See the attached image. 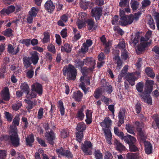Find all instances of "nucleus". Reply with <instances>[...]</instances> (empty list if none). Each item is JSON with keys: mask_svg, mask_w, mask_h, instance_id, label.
<instances>
[{"mask_svg": "<svg viewBox=\"0 0 159 159\" xmlns=\"http://www.w3.org/2000/svg\"><path fill=\"white\" fill-rule=\"evenodd\" d=\"M146 22L151 29L152 30L155 29V23L151 16L148 15L147 16Z\"/></svg>", "mask_w": 159, "mask_h": 159, "instance_id": "obj_26", "label": "nucleus"}, {"mask_svg": "<svg viewBox=\"0 0 159 159\" xmlns=\"http://www.w3.org/2000/svg\"><path fill=\"white\" fill-rule=\"evenodd\" d=\"M39 10L38 8L33 7L31 8L30 11L29 12V14L35 17L38 13Z\"/></svg>", "mask_w": 159, "mask_h": 159, "instance_id": "obj_43", "label": "nucleus"}, {"mask_svg": "<svg viewBox=\"0 0 159 159\" xmlns=\"http://www.w3.org/2000/svg\"><path fill=\"white\" fill-rule=\"evenodd\" d=\"M47 134L46 135V137L48 142L51 144L53 145L54 143L53 140L55 138L54 134L52 131L48 133L47 132Z\"/></svg>", "mask_w": 159, "mask_h": 159, "instance_id": "obj_22", "label": "nucleus"}, {"mask_svg": "<svg viewBox=\"0 0 159 159\" xmlns=\"http://www.w3.org/2000/svg\"><path fill=\"white\" fill-rule=\"evenodd\" d=\"M84 62L85 64L88 66H90L91 67H89L88 69H89L90 68L93 70L94 68V66L95 65V62L94 59L92 58L88 57L85 59H84Z\"/></svg>", "mask_w": 159, "mask_h": 159, "instance_id": "obj_16", "label": "nucleus"}, {"mask_svg": "<svg viewBox=\"0 0 159 159\" xmlns=\"http://www.w3.org/2000/svg\"><path fill=\"white\" fill-rule=\"evenodd\" d=\"M134 17L132 15H130L128 17L126 16L124 18L122 19L121 25L123 26L130 24L132 23Z\"/></svg>", "mask_w": 159, "mask_h": 159, "instance_id": "obj_14", "label": "nucleus"}, {"mask_svg": "<svg viewBox=\"0 0 159 159\" xmlns=\"http://www.w3.org/2000/svg\"><path fill=\"white\" fill-rule=\"evenodd\" d=\"M114 132L115 134L118 136L120 137L122 136L123 134V132L119 131L118 128L116 127H115L114 128Z\"/></svg>", "mask_w": 159, "mask_h": 159, "instance_id": "obj_55", "label": "nucleus"}, {"mask_svg": "<svg viewBox=\"0 0 159 159\" xmlns=\"http://www.w3.org/2000/svg\"><path fill=\"white\" fill-rule=\"evenodd\" d=\"M81 149L85 154L91 155L93 145L90 141H85L81 145Z\"/></svg>", "mask_w": 159, "mask_h": 159, "instance_id": "obj_7", "label": "nucleus"}, {"mask_svg": "<svg viewBox=\"0 0 159 159\" xmlns=\"http://www.w3.org/2000/svg\"><path fill=\"white\" fill-rule=\"evenodd\" d=\"M21 105V103L20 102H19L18 103L15 104L13 105V109L14 110L17 111L20 107Z\"/></svg>", "mask_w": 159, "mask_h": 159, "instance_id": "obj_61", "label": "nucleus"}, {"mask_svg": "<svg viewBox=\"0 0 159 159\" xmlns=\"http://www.w3.org/2000/svg\"><path fill=\"white\" fill-rule=\"evenodd\" d=\"M43 109L42 108H40L38 111L37 118L39 119H41L43 117Z\"/></svg>", "mask_w": 159, "mask_h": 159, "instance_id": "obj_56", "label": "nucleus"}, {"mask_svg": "<svg viewBox=\"0 0 159 159\" xmlns=\"http://www.w3.org/2000/svg\"><path fill=\"white\" fill-rule=\"evenodd\" d=\"M114 59L117 64L116 69L119 70L122 67V61L119 56H115Z\"/></svg>", "mask_w": 159, "mask_h": 159, "instance_id": "obj_38", "label": "nucleus"}, {"mask_svg": "<svg viewBox=\"0 0 159 159\" xmlns=\"http://www.w3.org/2000/svg\"><path fill=\"white\" fill-rule=\"evenodd\" d=\"M20 118L18 115H17L14 118L12 123L13 125L10 126L11 134L10 136L6 135L3 137L5 141L9 140L12 145L17 147L20 145V139L17 134V129L16 127L19 123Z\"/></svg>", "mask_w": 159, "mask_h": 159, "instance_id": "obj_2", "label": "nucleus"}, {"mask_svg": "<svg viewBox=\"0 0 159 159\" xmlns=\"http://www.w3.org/2000/svg\"><path fill=\"white\" fill-rule=\"evenodd\" d=\"M34 140L33 135V134L29 135L27 137L26 139V145L31 146L32 143L34 142Z\"/></svg>", "mask_w": 159, "mask_h": 159, "instance_id": "obj_35", "label": "nucleus"}, {"mask_svg": "<svg viewBox=\"0 0 159 159\" xmlns=\"http://www.w3.org/2000/svg\"><path fill=\"white\" fill-rule=\"evenodd\" d=\"M152 33V32L151 30H149L146 33L145 37H141V39L142 42L143 43L144 41L146 42H148V41L149 39L151 36ZM149 42L150 43V40H149Z\"/></svg>", "mask_w": 159, "mask_h": 159, "instance_id": "obj_30", "label": "nucleus"}, {"mask_svg": "<svg viewBox=\"0 0 159 159\" xmlns=\"http://www.w3.org/2000/svg\"><path fill=\"white\" fill-rule=\"evenodd\" d=\"M4 114L5 117L7 120L9 121H11L13 118L12 115L8 112H5Z\"/></svg>", "mask_w": 159, "mask_h": 159, "instance_id": "obj_58", "label": "nucleus"}, {"mask_svg": "<svg viewBox=\"0 0 159 159\" xmlns=\"http://www.w3.org/2000/svg\"><path fill=\"white\" fill-rule=\"evenodd\" d=\"M125 113V110L123 109H120L119 111L118 117L119 119V122L121 123V124H122L124 123Z\"/></svg>", "mask_w": 159, "mask_h": 159, "instance_id": "obj_25", "label": "nucleus"}, {"mask_svg": "<svg viewBox=\"0 0 159 159\" xmlns=\"http://www.w3.org/2000/svg\"><path fill=\"white\" fill-rule=\"evenodd\" d=\"M50 40V36L48 32H45L44 33V38L42 40L43 43H47Z\"/></svg>", "mask_w": 159, "mask_h": 159, "instance_id": "obj_46", "label": "nucleus"}, {"mask_svg": "<svg viewBox=\"0 0 159 159\" xmlns=\"http://www.w3.org/2000/svg\"><path fill=\"white\" fill-rule=\"evenodd\" d=\"M101 42L103 43V44L105 46V52L106 53H108L110 51V48L111 46V41H107L105 36L104 35L100 38Z\"/></svg>", "mask_w": 159, "mask_h": 159, "instance_id": "obj_12", "label": "nucleus"}, {"mask_svg": "<svg viewBox=\"0 0 159 159\" xmlns=\"http://www.w3.org/2000/svg\"><path fill=\"white\" fill-rule=\"evenodd\" d=\"M145 72L147 75L150 77L153 78L155 76V74L153 70L149 67H147L145 70Z\"/></svg>", "mask_w": 159, "mask_h": 159, "instance_id": "obj_45", "label": "nucleus"}, {"mask_svg": "<svg viewBox=\"0 0 159 159\" xmlns=\"http://www.w3.org/2000/svg\"><path fill=\"white\" fill-rule=\"evenodd\" d=\"M112 121L108 117H106L103 121L101 124V126L102 127L103 130L109 129L111 126Z\"/></svg>", "mask_w": 159, "mask_h": 159, "instance_id": "obj_11", "label": "nucleus"}, {"mask_svg": "<svg viewBox=\"0 0 159 159\" xmlns=\"http://www.w3.org/2000/svg\"><path fill=\"white\" fill-rule=\"evenodd\" d=\"M126 129L127 131L131 134H134V133L133 130V126L127 124L126 125Z\"/></svg>", "mask_w": 159, "mask_h": 159, "instance_id": "obj_49", "label": "nucleus"}, {"mask_svg": "<svg viewBox=\"0 0 159 159\" xmlns=\"http://www.w3.org/2000/svg\"><path fill=\"white\" fill-rule=\"evenodd\" d=\"M150 44V42H146L144 41L143 43H142L140 39V43L136 47V51L137 52L139 51V52H137L138 53H139L140 52L143 51L145 48Z\"/></svg>", "mask_w": 159, "mask_h": 159, "instance_id": "obj_18", "label": "nucleus"}, {"mask_svg": "<svg viewBox=\"0 0 159 159\" xmlns=\"http://www.w3.org/2000/svg\"><path fill=\"white\" fill-rule=\"evenodd\" d=\"M44 6L45 8L49 12H52L55 8V6L50 0L47 1Z\"/></svg>", "mask_w": 159, "mask_h": 159, "instance_id": "obj_20", "label": "nucleus"}, {"mask_svg": "<svg viewBox=\"0 0 159 159\" xmlns=\"http://www.w3.org/2000/svg\"><path fill=\"white\" fill-rule=\"evenodd\" d=\"M75 66L76 68L81 69V72L83 75L80 78V80L81 82L79 84V86L84 91V93L86 94L89 91V88L85 87L84 82L87 85L90 84L89 78V77L87 76L86 75L88 73L92 71V69L90 68L89 69L86 67L82 68L84 63V60L83 61L80 59L76 60L75 61Z\"/></svg>", "mask_w": 159, "mask_h": 159, "instance_id": "obj_1", "label": "nucleus"}, {"mask_svg": "<svg viewBox=\"0 0 159 159\" xmlns=\"http://www.w3.org/2000/svg\"><path fill=\"white\" fill-rule=\"evenodd\" d=\"M134 144V143L129 144V147L130 151L135 152L138 150V148Z\"/></svg>", "mask_w": 159, "mask_h": 159, "instance_id": "obj_59", "label": "nucleus"}, {"mask_svg": "<svg viewBox=\"0 0 159 159\" xmlns=\"http://www.w3.org/2000/svg\"><path fill=\"white\" fill-rule=\"evenodd\" d=\"M25 101L26 103L28 105L26 107V109L29 112H30V110L34 106L36 103L30 100L25 99Z\"/></svg>", "mask_w": 159, "mask_h": 159, "instance_id": "obj_32", "label": "nucleus"}, {"mask_svg": "<svg viewBox=\"0 0 159 159\" xmlns=\"http://www.w3.org/2000/svg\"><path fill=\"white\" fill-rule=\"evenodd\" d=\"M61 50L63 52H70L71 50V48L70 45L68 43H66L63 46L61 47Z\"/></svg>", "mask_w": 159, "mask_h": 159, "instance_id": "obj_31", "label": "nucleus"}, {"mask_svg": "<svg viewBox=\"0 0 159 159\" xmlns=\"http://www.w3.org/2000/svg\"><path fill=\"white\" fill-rule=\"evenodd\" d=\"M31 56L30 57L32 63L35 65L36 64L39 60V58L37 52H36L34 51L30 53Z\"/></svg>", "mask_w": 159, "mask_h": 159, "instance_id": "obj_23", "label": "nucleus"}, {"mask_svg": "<svg viewBox=\"0 0 159 159\" xmlns=\"http://www.w3.org/2000/svg\"><path fill=\"white\" fill-rule=\"evenodd\" d=\"M88 24V28L89 30H91L93 28L94 25V22L92 19H88L86 21Z\"/></svg>", "mask_w": 159, "mask_h": 159, "instance_id": "obj_50", "label": "nucleus"}, {"mask_svg": "<svg viewBox=\"0 0 159 159\" xmlns=\"http://www.w3.org/2000/svg\"><path fill=\"white\" fill-rule=\"evenodd\" d=\"M104 157L105 159H112L113 158L112 154L108 152H105Z\"/></svg>", "mask_w": 159, "mask_h": 159, "instance_id": "obj_64", "label": "nucleus"}, {"mask_svg": "<svg viewBox=\"0 0 159 159\" xmlns=\"http://www.w3.org/2000/svg\"><path fill=\"white\" fill-rule=\"evenodd\" d=\"M154 84V81L153 80H146L144 91L146 95H141L144 102H147L148 104H151L152 103V98L148 94L152 91Z\"/></svg>", "mask_w": 159, "mask_h": 159, "instance_id": "obj_3", "label": "nucleus"}, {"mask_svg": "<svg viewBox=\"0 0 159 159\" xmlns=\"http://www.w3.org/2000/svg\"><path fill=\"white\" fill-rule=\"evenodd\" d=\"M69 133L66 130H63L61 132V137L62 138H65L67 137Z\"/></svg>", "mask_w": 159, "mask_h": 159, "instance_id": "obj_63", "label": "nucleus"}, {"mask_svg": "<svg viewBox=\"0 0 159 159\" xmlns=\"http://www.w3.org/2000/svg\"><path fill=\"white\" fill-rule=\"evenodd\" d=\"M128 57L127 52L125 50H122L121 54V58L123 60H126Z\"/></svg>", "mask_w": 159, "mask_h": 159, "instance_id": "obj_54", "label": "nucleus"}, {"mask_svg": "<svg viewBox=\"0 0 159 159\" xmlns=\"http://www.w3.org/2000/svg\"><path fill=\"white\" fill-rule=\"evenodd\" d=\"M8 52L12 55L16 54L19 51V48L18 47L16 48H14L11 44H9L8 46Z\"/></svg>", "mask_w": 159, "mask_h": 159, "instance_id": "obj_24", "label": "nucleus"}, {"mask_svg": "<svg viewBox=\"0 0 159 159\" xmlns=\"http://www.w3.org/2000/svg\"><path fill=\"white\" fill-rule=\"evenodd\" d=\"M32 91L36 92L39 95H41L43 89L42 85L38 83L34 84L31 86Z\"/></svg>", "mask_w": 159, "mask_h": 159, "instance_id": "obj_13", "label": "nucleus"}, {"mask_svg": "<svg viewBox=\"0 0 159 159\" xmlns=\"http://www.w3.org/2000/svg\"><path fill=\"white\" fill-rule=\"evenodd\" d=\"M13 30L9 28L7 29L4 32V34L8 37H11L12 35Z\"/></svg>", "mask_w": 159, "mask_h": 159, "instance_id": "obj_60", "label": "nucleus"}, {"mask_svg": "<svg viewBox=\"0 0 159 159\" xmlns=\"http://www.w3.org/2000/svg\"><path fill=\"white\" fill-rule=\"evenodd\" d=\"M114 145L116 149L119 152L125 151L126 148L125 146L117 139H115L114 142Z\"/></svg>", "mask_w": 159, "mask_h": 159, "instance_id": "obj_15", "label": "nucleus"}, {"mask_svg": "<svg viewBox=\"0 0 159 159\" xmlns=\"http://www.w3.org/2000/svg\"><path fill=\"white\" fill-rule=\"evenodd\" d=\"M83 136V133H82L78 132L76 133V139L79 142L82 141Z\"/></svg>", "mask_w": 159, "mask_h": 159, "instance_id": "obj_57", "label": "nucleus"}, {"mask_svg": "<svg viewBox=\"0 0 159 159\" xmlns=\"http://www.w3.org/2000/svg\"><path fill=\"white\" fill-rule=\"evenodd\" d=\"M125 43L124 41H120L118 45V48L122 50L125 49Z\"/></svg>", "mask_w": 159, "mask_h": 159, "instance_id": "obj_62", "label": "nucleus"}, {"mask_svg": "<svg viewBox=\"0 0 159 159\" xmlns=\"http://www.w3.org/2000/svg\"><path fill=\"white\" fill-rule=\"evenodd\" d=\"M144 125V124L143 123H139L137 121L135 122V127L139 132L138 139L141 143H144L145 142H148V141H146L147 137L146 134L142 130Z\"/></svg>", "mask_w": 159, "mask_h": 159, "instance_id": "obj_5", "label": "nucleus"}, {"mask_svg": "<svg viewBox=\"0 0 159 159\" xmlns=\"http://www.w3.org/2000/svg\"><path fill=\"white\" fill-rule=\"evenodd\" d=\"M86 14L85 13H82L80 15V17L78 19L76 24L79 29L82 28L85 25V18Z\"/></svg>", "mask_w": 159, "mask_h": 159, "instance_id": "obj_9", "label": "nucleus"}, {"mask_svg": "<svg viewBox=\"0 0 159 159\" xmlns=\"http://www.w3.org/2000/svg\"><path fill=\"white\" fill-rule=\"evenodd\" d=\"M104 131L105 138L107 143L109 144H111L112 134L110 129L103 130Z\"/></svg>", "mask_w": 159, "mask_h": 159, "instance_id": "obj_21", "label": "nucleus"}, {"mask_svg": "<svg viewBox=\"0 0 159 159\" xmlns=\"http://www.w3.org/2000/svg\"><path fill=\"white\" fill-rule=\"evenodd\" d=\"M23 63L25 67L27 69L29 67H31V62L30 61V59L29 57H25L23 59Z\"/></svg>", "mask_w": 159, "mask_h": 159, "instance_id": "obj_39", "label": "nucleus"}, {"mask_svg": "<svg viewBox=\"0 0 159 159\" xmlns=\"http://www.w3.org/2000/svg\"><path fill=\"white\" fill-rule=\"evenodd\" d=\"M145 150L146 153L147 154H150L152 152V146L149 142H145L144 143Z\"/></svg>", "mask_w": 159, "mask_h": 159, "instance_id": "obj_27", "label": "nucleus"}, {"mask_svg": "<svg viewBox=\"0 0 159 159\" xmlns=\"http://www.w3.org/2000/svg\"><path fill=\"white\" fill-rule=\"evenodd\" d=\"M20 89L23 92H25L26 93H28L29 92L30 89L28 84L26 83H24L21 84Z\"/></svg>", "mask_w": 159, "mask_h": 159, "instance_id": "obj_37", "label": "nucleus"}, {"mask_svg": "<svg viewBox=\"0 0 159 159\" xmlns=\"http://www.w3.org/2000/svg\"><path fill=\"white\" fill-rule=\"evenodd\" d=\"M139 3L135 1H132L131 3V7L134 11L136 10L138 7Z\"/></svg>", "mask_w": 159, "mask_h": 159, "instance_id": "obj_51", "label": "nucleus"}, {"mask_svg": "<svg viewBox=\"0 0 159 159\" xmlns=\"http://www.w3.org/2000/svg\"><path fill=\"white\" fill-rule=\"evenodd\" d=\"M83 96L82 93L80 92L77 91L74 93L72 97L74 98L76 101L80 102Z\"/></svg>", "mask_w": 159, "mask_h": 159, "instance_id": "obj_28", "label": "nucleus"}, {"mask_svg": "<svg viewBox=\"0 0 159 159\" xmlns=\"http://www.w3.org/2000/svg\"><path fill=\"white\" fill-rule=\"evenodd\" d=\"M58 104L61 115L63 116L65 114V108L64 107L63 102L62 101L60 100L58 102Z\"/></svg>", "mask_w": 159, "mask_h": 159, "instance_id": "obj_41", "label": "nucleus"}, {"mask_svg": "<svg viewBox=\"0 0 159 159\" xmlns=\"http://www.w3.org/2000/svg\"><path fill=\"white\" fill-rule=\"evenodd\" d=\"M85 108V106H83L78 111V112L77 117L79 118L81 120L83 119L84 116V115L83 113V111Z\"/></svg>", "mask_w": 159, "mask_h": 159, "instance_id": "obj_33", "label": "nucleus"}, {"mask_svg": "<svg viewBox=\"0 0 159 159\" xmlns=\"http://www.w3.org/2000/svg\"><path fill=\"white\" fill-rule=\"evenodd\" d=\"M143 84L142 82L138 83L136 85V89L139 92H142L143 88Z\"/></svg>", "mask_w": 159, "mask_h": 159, "instance_id": "obj_48", "label": "nucleus"}, {"mask_svg": "<svg viewBox=\"0 0 159 159\" xmlns=\"http://www.w3.org/2000/svg\"><path fill=\"white\" fill-rule=\"evenodd\" d=\"M73 32L74 33V39L76 40H78L81 37L80 32L75 28H73Z\"/></svg>", "mask_w": 159, "mask_h": 159, "instance_id": "obj_52", "label": "nucleus"}, {"mask_svg": "<svg viewBox=\"0 0 159 159\" xmlns=\"http://www.w3.org/2000/svg\"><path fill=\"white\" fill-rule=\"evenodd\" d=\"M92 112L91 111L88 110H87L86 113L87 119L85 120V121L88 124H90L92 122Z\"/></svg>", "mask_w": 159, "mask_h": 159, "instance_id": "obj_34", "label": "nucleus"}, {"mask_svg": "<svg viewBox=\"0 0 159 159\" xmlns=\"http://www.w3.org/2000/svg\"><path fill=\"white\" fill-rule=\"evenodd\" d=\"M93 3L91 2L87 1L81 2H80V7L84 9H86L89 7H92Z\"/></svg>", "mask_w": 159, "mask_h": 159, "instance_id": "obj_29", "label": "nucleus"}, {"mask_svg": "<svg viewBox=\"0 0 159 159\" xmlns=\"http://www.w3.org/2000/svg\"><path fill=\"white\" fill-rule=\"evenodd\" d=\"M101 86H100V93H104L107 92L108 93H111L112 91V87L111 85L109 84L105 80L102 79L101 80Z\"/></svg>", "mask_w": 159, "mask_h": 159, "instance_id": "obj_6", "label": "nucleus"}, {"mask_svg": "<svg viewBox=\"0 0 159 159\" xmlns=\"http://www.w3.org/2000/svg\"><path fill=\"white\" fill-rule=\"evenodd\" d=\"M121 139L123 140L125 143L128 144L134 143L136 142V139L130 135L128 134L125 136L124 135L123 133L122 136L120 137Z\"/></svg>", "mask_w": 159, "mask_h": 159, "instance_id": "obj_10", "label": "nucleus"}, {"mask_svg": "<svg viewBox=\"0 0 159 159\" xmlns=\"http://www.w3.org/2000/svg\"><path fill=\"white\" fill-rule=\"evenodd\" d=\"M129 1L128 0H120L119 3V6L121 7H129Z\"/></svg>", "mask_w": 159, "mask_h": 159, "instance_id": "obj_44", "label": "nucleus"}, {"mask_svg": "<svg viewBox=\"0 0 159 159\" xmlns=\"http://www.w3.org/2000/svg\"><path fill=\"white\" fill-rule=\"evenodd\" d=\"M121 20H118V16L116 15L113 18L112 21V23L113 25L120 24L121 25Z\"/></svg>", "mask_w": 159, "mask_h": 159, "instance_id": "obj_53", "label": "nucleus"}, {"mask_svg": "<svg viewBox=\"0 0 159 159\" xmlns=\"http://www.w3.org/2000/svg\"><path fill=\"white\" fill-rule=\"evenodd\" d=\"M63 73L64 75H67V79L68 80H74L77 75V70L73 66L69 64L68 66L64 68Z\"/></svg>", "mask_w": 159, "mask_h": 159, "instance_id": "obj_4", "label": "nucleus"}, {"mask_svg": "<svg viewBox=\"0 0 159 159\" xmlns=\"http://www.w3.org/2000/svg\"><path fill=\"white\" fill-rule=\"evenodd\" d=\"M1 96L2 98V99L5 101H7L9 100V90L6 87L2 90Z\"/></svg>", "mask_w": 159, "mask_h": 159, "instance_id": "obj_19", "label": "nucleus"}, {"mask_svg": "<svg viewBox=\"0 0 159 159\" xmlns=\"http://www.w3.org/2000/svg\"><path fill=\"white\" fill-rule=\"evenodd\" d=\"M126 157L127 159H139L138 154L136 153H128Z\"/></svg>", "mask_w": 159, "mask_h": 159, "instance_id": "obj_40", "label": "nucleus"}, {"mask_svg": "<svg viewBox=\"0 0 159 159\" xmlns=\"http://www.w3.org/2000/svg\"><path fill=\"white\" fill-rule=\"evenodd\" d=\"M140 77V73L139 72L131 73L127 75L126 79L129 83L133 86L135 84V81Z\"/></svg>", "mask_w": 159, "mask_h": 159, "instance_id": "obj_8", "label": "nucleus"}, {"mask_svg": "<svg viewBox=\"0 0 159 159\" xmlns=\"http://www.w3.org/2000/svg\"><path fill=\"white\" fill-rule=\"evenodd\" d=\"M47 48L48 51L53 54L56 52V50L55 46L52 43L49 44Z\"/></svg>", "mask_w": 159, "mask_h": 159, "instance_id": "obj_47", "label": "nucleus"}, {"mask_svg": "<svg viewBox=\"0 0 159 159\" xmlns=\"http://www.w3.org/2000/svg\"><path fill=\"white\" fill-rule=\"evenodd\" d=\"M86 126L84 123H79L76 128V130L80 133H82L84 130L85 129Z\"/></svg>", "mask_w": 159, "mask_h": 159, "instance_id": "obj_42", "label": "nucleus"}, {"mask_svg": "<svg viewBox=\"0 0 159 159\" xmlns=\"http://www.w3.org/2000/svg\"><path fill=\"white\" fill-rule=\"evenodd\" d=\"M153 119L156 122V125L153 123L152 124V126L154 129H156L157 127H159V116L154 115L152 117Z\"/></svg>", "mask_w": 159, "mask_h": 159, "instance_id": "obj_36", "label": "nucleus"}, {"mask_svg": "<svg viewBox=\"0 0 159 159\" xmlns=\"http://www.w3.org/2000/svg\"><path fill=\"white\" fill-rule=\"evenodd\" d=\"M92 16L95 18L97 21L99 20V7H96L92 9L91 12Z\"/></svg>", "mask_w": 159, "mask_h": 159, "instance_id": "obj_17", "label": "nucleus"}]
</instances>
